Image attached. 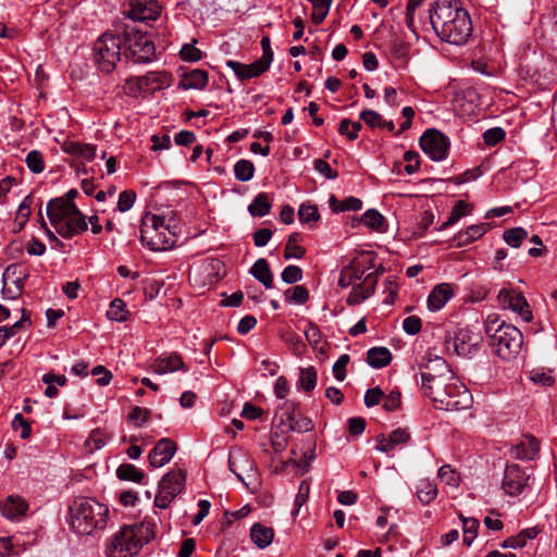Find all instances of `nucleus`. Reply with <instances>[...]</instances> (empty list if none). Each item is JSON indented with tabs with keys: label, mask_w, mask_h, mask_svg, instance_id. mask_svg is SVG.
I'll list each match as a JSON object with an SVG mask.
<instances>
[{
	"label": "nucleus",
	"mask_w": 557,
	"mask_h": 557,
	"mask_svg": "<svg viewBox=\"0 0 557 557\" xmlns=\"http://www.w3.org/2000/svg\"><path fill=\"white\" fill-rule=\"evenodd\" d=\"M12 428L14 431H21L20 436L24 440L28 438L32 434L30 424L24 419L22 413L15 414L12 421Z\"/></svg>",
	"instance_id": "4d7b16f0"
},
{
	"label": "nucleus",
	"mask_w": 557,
	"mask_h": 557,
	"mask_svg": "<svg viewBox=\"0 0 557 557\" xmlns=\"http://www.w3.org/2000/svg\"><path fill=\"white\" fill-rule=\"evenodd\" d=\"M540 451V442L532 435H525L516 447V457L524 460L534 459Z\"/></svg>",
	"instance_id": "cd10ccee"
},
{
	"label": "nucleus",
	"mask_w": 557,
	"mask_h": 557,
	"mask_svg": "<svg viewBox=\"0 0 557 557\" xmlns=\"http://www.w3.org/2000/svg\"><path fill=\"white\" fill-rule=\"evenodd\" d=\"M305 336L313 348L319 347L322 339V334L320 329L315 324L308 323V326L305 330Z\"/></svg>",
	"instance_id": "0e129e2a"
},
{
	"label": "nucleus",
	"mask_w": 557,
	"mask_h": 557,
	"mask_svg": "<svg viewBox=\"0 0 557 557\" xmlns=\"http://www.w3.org/2000/svg\"><path fill=\"white\" fill-rule=\"evenodd\" d=\"M177 224L174 218L146 213L141 219L140 239L152 251H163L175 246Z\"/></svg>",
	"instance_id": "39448f33"
},
{
	"label": "nucleus",
	"mask_w": 557,
	"mask_h": 557,
	"mask_svg": "<svg viewBox=\"0 0 557 557\" xmlns=\"http://www.w3.org/2000/svg\"><path fill=\"white\" fill-rule=\"evenodd\" d=\"M23 315L11 326H0V346H2L9 338L13 337L17 332L24 329L25 323L30 324L29 318L26 315V311L22 308Z\"/></svg>",
	"instance_id": "f704fd0d"
},
{
	"label": "nucleus",
	"mask_w": 557,
	"mask_h": 557,
	"mask_svg": "<svg viewBox=\"0 0 557 557\" xmlns=\"http://www.w3.org/2000/svg\"><path fill=\"white\" fill-rule=\"evenodd\" d=\"M505 131L500 127L490 128L484 132L483 139L488 146H494L505 138Z\"/></svg>",
	"instance_id": "e2e57ef3"
},
{
	"label": "nucleus",
	"mask_w": 557,
	"mask_h": 557,
	"mask_svg": "<svg viewBox=\"0 0 557 557\" xmlns=\"http://www.w3.org/2000/svg\"><path fill=\"white\" fill-rule=\"evenodd\" d=\"M25 278L26 273L22 272L21 267L17 264L9 265L3 273L4 285H13V287L20 286L21 293L23 292Z\"/></svg>",
	"instance_id": "72a5a7b5"
},
{
	"label": "nucleus",
	"mask_w": 557,
	"mask_h": 557,
	"mask_svg": "<svg viewBox=\"0 0 557 557\" xmlns=\"http://www.w3.org/2000/svg\"><path fill=\"white\" fill-rule=\"evenodd\" d=\"M228 469L245 485H249L247 479L256 475V463L248 451L242 448L231 449L228 454Z\"/></svg>",
	"instance_id": "ddd939ff"
},
{
	"label": "nucleus",
	"mask_w": 557,
	"mask_h": 557,
	"mask_svg": "<svg viewBox=\"0 0 557 557\" xmlns=\"http://www.w3.org/2000/svg\"><path fill=\"white\" fill-rule=\"evenodd\" d=\"M404 331L409 335H416L421 331L422 321L417 315H409L403 322Z\"/></svg>",
	"instance_id": "69168bd1"
},
{
	"label": "nucleus",
	"mask_w": 557,
	"mask_h": 557,
	"mask_svg": "<svg viewBox=\"0 0 557 557\" xmlns=\"http://www.w3.org/2000/svg\"><path fill=\"white\" fill-rule=\"evenodd\" d=\"M208 85V72L205 70H193L184 74L180 87L184 90L203 89Z\"/></svg>",
	"instance_id": "bb28decb"
},
{
	"label": "nucleus",
	"mask_w": 557,
	"mask_h": 557,
	"mask_svg": "<svg viewBox=\"0 0 557 557\" xmlns=\"http://www.w3.org/2000/svg\"><path fill=\"white\" fill-rule=\"evenodd\" d=\"M498 302L504 309H509L519 314L524 322H531L532 311L525 297L515 289H500L498 293Z\"/></svg>",
	"instance_id": "4468645a"
},
{
	"label": "nucleus",
	"mask_w": 557,
	"mask_h": 557,
	"mask_svg": "<svg viewBox=\"0 0 557 557\" xmlns=\"http://www.w3.org/2000/svg\"><path fill=\"white\" fill-rule=\"evenodd\" d=\"M250 273L256 280L262 283L265 288L273 287V275L269 262L265 259H258L251 267Z\"/></svg>",
	"instance_id": "c85d7f7f"
},
{
	"label": "nucleus",
	"mask_w": 557,
	"mask_h": 557,
	"mask_svg": "<svg viewBox=\"0 0 557 557\" xmlns=\"http://www.w3.org/2000/svg\"><path fill=\"white\" fill-rule=\"evenodd\" d=\"M108 436L106 432L101 429L94 430L88 436L85 445L88 447L90 451L100 449L107 443Z\"/></svg>",
	"instance_id": "8fccbe9b"
},
{
	"label": "nucleus",
	"mask_w": 557,
	"mask_h": 557,
	"mask_svg": "<svg viewBox=\"0 0 557 557\" xmlns=\"http://www.w3.org/2000/svg\"><path fill=\"white\" fill-rule=\"evenodd\" d=\"M75 203L63 198L52 199L47 205V215L50 223L57 228L60 223L74 211Z\"/></svg>",
	"instance_id": "5701e85b"
},
{
	"label": "nucleus",
	"mask_w": 557,
	"mask_h": 557,
	"mask_svg": "<svg viewBox=\"0 0 557 557\" xmlns=\"http://www.w3.org/2000/svg\"><path fill=\"white\" fill-rule=\"evenodd\" d=\"M156 525L150 521L124 524L108 541L107 557H134L144 545L156 536Z\"/></svg>",
	"instance_id": "20e7f679"
},
{
	"label": "nucleus",
	"mask_w": 557,
	"mask_h": 557,
	"mask_svg": "<svg viewBox=\"0 0 557 557\" xmlns=\"http://www.w3.org/2000/svg\"><path fill=\"white\" fill-rule=\"evenodd\" d=\"M529 479V474L520 466L508 465L504 473L503 488L510 496L519 495L527 486Z\"/></svg>",
	"instance_id": "f3484780"
},
{
	"label": "nucleus",
	"mask_w": 557,
	"mask_h": 557,
	"mask_svg": "<svg viewBox=\"0 0 557 557\" xmlns=\"http://www.w3.org/2000/svg\"><path fill=\"white\" fill-rule=\"evenodd\" d=\"M122 40L119 36L104 33L94 46L95 61L104 73H111L121 60Z\"/></svg>",
	"instance_id": "1a4fd4ad"
},
{
	"label": "nucleus",
	"mask_w": 557,
	"mask_h": 557,
	"mask_svg": "<svg viewBox=\"0 0 557 557\" xmlns=\"http://www.w3.org/2000/svg\"><path fill=\"white\" fill-rule=\"evenodd\" d=\"M87 227L85 215L75 207L55 230L62 237L71 238L87 231Z\"/></svg>",
	"instance_id": "aec40b11"
},
{
	"label": "nucleus",
	"mask_w": 557,
	"mask_h": 557,
	"mask_svg": "<svg viewBox=\"0 0 557 557\" xmlns=\"http://www.w3.org/2000/svg\"><path fill=\"white\" fill-rule=\"evenodd\" d=\"M367 361L370 367L380 369L392 361V354L386 347H373L367 354Z\"/></svg>",
	"instance_id": "2f4dec72"
},
{
	"label": "nucleus",
	"mask_w": 557,
	"mask_h": 557,
	"mask_svg": "<svg viewBox=\"0 0 557 557\" xmlns=\"http://www.w3.org/2000/svg\"><path fill=\"white\" fill-rule=\"evenodd\" d=\"M434 222V214L431 211H424L420 218V221L418 222L417 230L413 232V235L416 237H422L428 228L433 224Z\"/></svg>",
	"instance_id": "680f3d73"
},
{
	"label": "nucleus",
	"mask_w": 557,
	"mask_h": 557,
	"mask_svg": "<svg viewBox=\"0 0 557 557\" xmlns=\"http://www.w3.org/2000/svg\"><path fill=\"white\" fill-rule=\"evenodd\" d=\"M108 319L116 322H124L127 320L128 310L126 309V304L120 299L115 298L111 301L110 307L107 311Z\"/></svg>",
	"instance_id": "e433bc0d"
},
{
	"label": "nucleus",
	"mask_w": 557,
	"mask_h": 557,
	"mask_svg": "<svg viewBox=\"0 0 557 557\" xmlns=\"http://www.w3.org/2000/svg\"><path fill=\"white\" fill-rule=\"evenodd\" d=\"M438 478L441 481L450 486L459 484L460 476L449 465H444L438 469Z\"/></svg>",
	"instance_id": "603ef678"
},
{
	"label": "nucleus",
	"mask_w": 557,
	"mask_h": 557,
	"mask_svg": "<svg viewBox=\"0 0 557 557\" xmlns=\"http://www.w3.org/2000/svg\"><path fill=\"white\" fill-rule=\"evenodd\" d=\"M384 392L380 387H373L367 391L364 395V404L367 407H373L381 403Z\"/></svg>",
	"instance_id": "774afa93"
},
{
	"label": "nucleus",
	"mask_w": 557,
	"mask_h": 557,
	"mask_svg": "<svg viewBox=\"0 0 557 557\" xmlns=\"http://www.w3.org/2000/svg\"><path fill=\"white\" fill-rule=\"evenodd\" d=\"M298 216L302 223H315L320 219V213L315 205L302 203L298 209Z\"/></svg>",
	"instance_id": "de8ad7c7"
},
{
	"label": "nucleus",
	"mask_w": 557,
	"mask_h": 557,
	"mask_svg": "<svg viewBox=\"0 0 557 557\" xmlns=\"http://www.w3.org/2000/svg\"><path fill=\"white\" fill-rule=\"evenodd\" d=\"M453 297V289L449 284L436 285L428 297V307L431 311L441 310Z\"/></svg>",
	"instance_id": "393cba45"
},
{
	"label": "nucleus",
	"mask_w": 557,
	"mask_h": 557,
	"mask_svg": "<svg viewBox=\"0 0 557 557\" xmlns=\"http://www.w3.org/2000/svg\"><path fill=\"white\" fill-rule=\"evenodd\" d=\"M277 417L280 424L285 426L287 431L305 433L312 429L311 420L299 412L294 401H284L280 407Z\"/></svg>",
	"instance_id": "f8f14e48"
},
{
	"label": "nucleus",
	"mask_w": 557,
	"mask_h": 557,
	"mask_svg": "<svg viewBox=\"0 0 557 557\" xmlns=\"http://www.w3.org/2000/svg\"><path fill=\"white\" fill-rule=\"evenodd\" d=\"M485 332L492 339L495 352L504 360L515 359L522 348V333L511 325L499 321L498 315L490 314L485 321Z\"/></svg>",
	"instance_id": "423d86ee"
},
{
	"label": "nucleus",
	"mask_w": 557,
	"mask_h": 557,
	"mask_svg": "<svg viewBox=\"0 0 557 557\" xmlns=\"http://www.w3.org/2000/svg\"><path fill=\"white\" fill-rule=\"evenodd\" d=\"M135 199H136L135 191H133L131 189L123 190L120 194L119 200H117V209H119V211H121V212L128 211L133 207V205L135 202Z\"/></svg>",
	"instance_id": "13d9d810"
},
{
	"label": "nucleus",
	"mask_w": 557,
	"mask_h": 557,
	"mask_svg": "<svg viewBox=\"0 0 557 557\" xmlns=\"http://www.w3.org/2000/svg\"><path fill=\"white\" fill-rule=\"evenodd\" d=\"M272 199L267 193H259L248 206V212L252 216H264L270 213Z\"/></svg>",
	"instance_id": "7c9ffc66"
},
{
	"label": "nucleus",
	"mask_w": 557,
	"mask_h": 557,
	"mask_svg": "<svg viewBox=\"0 0 557 557\" xmlns=\"http://www.w3.org/2000/svg\"><path fill=\"white\" fill-rule=\"evenodd\" d=\"M234 174L237 181L248 182L253 177L255 165L251 161L242 159L235 163Z\"/></svg>",
	"instance_id": "a19ab883"
},
{
	"label": "nucleus",
	"mask_w": 557,
	"mask_h": 557,
	"mask_svg": "<svg viewBox=\"0 0 557 557\" xmlns=\"http://www.w3.org/2000/svg\"><path fill=\"white\" fill-rule=\"evenodd\" d=\"M420 147L433 161H443L448 157L449 138L438 129H426L420 137Z\"/></svg>",
	"instance_id": "9b49d317"
},
{
	"label": "nucleus",
	"mask_w": 557,
	"mask_h": 557,
	"mask_svg": "<svg viewBox=\"0 0 557 557\" xmlns=\"http://www.w3.org/2000/svg\"><path fill=\"white\" fill-rule=\"evenodd\" d=\"M314 169L327 180H334L337 177V172L334 171L331 165L323 159H317L313 162Z\"/></svg>",
	"instance_id": "338daca9"
},
{
	"label": "nucleus",
	"mask_w": 557,
	"mask_h": 557,
	"mask_svg": "<svg viewBox=\"0 0 557 557\" xmlns=\"http://www.w3.org/2000/svg\"><path fill=\"white\" fill-rule=\"evenodd\" d=\"M350 357L347 354H343L338 357V359L333 364V373L334 377L343 382L346 379V367L349 363Z\"/></svg>",
	"instance_id": "5fc2aeb1"
},
{
	"label": "nucleus",
	"mask_w": 557,
	"mask_h": 557,
	"mask_svg": "<svg viewBox=\"0 0 557 557\" xmlns=\"http://www.w3.org/2000/svg\"><path fill=\"white\" fill-rule=\"evenodd\" d=\"M151 370L158 375H164L177 371L187 372L188 367L184 362L182 355L173 351L158 356L151 363Z\"/></svg>",
	"instance_id": "dca6fc26"
},
{
	"label": "nucleus",
	"mask_w": 557,
	"mask_h": 557,
	"mask_svg": "<svg viewBox=\"0 0 557 557\" xmlns=\"http://www.w3.org/2000/svg\"><path fill=\"white\" fill-rule=\"evenodd\" d=\"M160 10L161 7L156 0H131L127 16L138 22L156 21Z\"/></svg>",
	"instance_id": "a211bd4d"
},
{
	"label": "nucleus",
	"mask_w": 557,
	"mask_h": 557,
	"mask_svg": "<svg viewBox=\"0 0 557 557\" xmlns=\"http://www.w3.org/2000/svg\"><path fill=\"white\" fill-rule=\"evenodd\" d=\"M429 12L431 25L443 41L456 46L468 41L472 21L459 0H435Z\"/></svg>",
	"instance_id": "f03ea898"
},
{
	"label": "nucleus",
	"mask_w": 557,
	"mask_h": 557,
	"mask_svg": "<svg viewBox=\"0 0 557 557\" xmlns=\"http://www.w3.org/2000/svg\"><path fill=\"white\" fill-rule=\"evenodd\" d=\"M471 205L459 200L453 207L448 219L441 225L438 231L445 230L454 224H456L461 218L466 216L471 212Z\"/></svg>",
	"instance_id": "473e14b6"
},
{
	"label": "nucleus",
	"mask_w": 557,
	"mask_h": 557,
	"mask_svg": "<svg viewBox=\"0 0 557 557\" xmlns=\"http://www.w3.org/2000/svg\"><path fill=\"white\" fill-rule=\"evenodd\" d=\"M108 519V507L92 497H77L67 509V524L79 535H97L107 528Z\"/></svg>",
	"instance_id": "7ed1b4c3"
},
{
	"label": "nucleus",
	"mask_w": 557,
	"mask_h": 557,
	"mask_svg": "<svg viewBox=\"0 0 557 557\" xmlns=\"http://www.w3.org/2000/svg\"><path fill=\"white\" fill-rule=\"evenodd\" d=\"M25 162L33 173H41L45 170L44 156L38 150L29 151L26 156Z\"/></svg>",
	"instance_id": "3c124183"
},
{
	"label": "nucleus",
	"mask_w": 557,
	"mask_h": 557,
	"mask_svg": "<svg viewBox=\"0 0 557 557\" xmlns=\"http://www.w3.org/2000/svg\"><path fill=\"white\" fill-rule=\"evenodd\" d=\"M369 263L370 260L366 261L363 258H357L345 267L346 270H352L354 273L350 274L356 284L347 298V304L350 306L360 305L374 293L377 273L373 271L366 274V271L370 269Z\"/></svg>",
	"instance_id": "0eeeda50"
},
{
	"label": "nucleus",
	"mask_w": 557,
	"mask_h": 557,
	"mask_svg": "<svg viewBox=\"0 0 557 557\" xmlns=\"http://www.w3.org/2000/svg\"><path fill=\"white\" fill-rule=\"evenodd\" d=\"M267 61L268 60L265 59H259L250 64H243L234 60H228L226 61V66L234 71L238 79L246 81L258 77L268 71L270 65L267 63Z\"/></svg>",
	"instance_id": "412c9836"
},
{
	"label": "nucleus",
	"mask_w": 557,
	"mask_h": 557,
	"mask_svg": "<svg viewBox=\"0 0 557 557\" xmlns=\"http://www.w3.org/2000/svg\"><path fill=\"white\" fill-rule=\"evenodd\" d=\"M119 479L140 483L145 476L144 472L132 463H123L116 470Z\"/></svg>",
	"instance_id": "4c0bfd02"
},
{
	"label": "nucleus",
	"mask_w": 557,
	"mask_h": 557,
	"mask_svg": "<svg viewBox=\"0 0 557 557\" xmlns=\"http://www.w3.org/2000/svg\"><path fill=\"white\" fill-rule=\"evenodd\" d=\"M317 371L313 367L300 369V375L298 380L299 388L305 392H311L317 384Z\"/></svg>",
	"instance_id": "37998d69"
},
{
	"label": "nucleus",
	"mask_w": 557,
	"mask_h": 557,
	"mask_svg": "<svg viewBox=\"0 0 557 557\" xmlns=\"http://www.w3.org/2000/svg\"><path fill=\"white\" fill-rule=\"evenodd\" d=\"M417 496L423 505L433 502L437 496V487L434 482L423 480L417 487Z\"/></svg>",
	"instance_id": "c9c22d12"
},
{
	"label": "nucleus",
	"mask_w": 557,
	"mask_h": 557,
	"mask_svg": "<svg viewBox=\"0 0 557 557\" xmlns=\"http://www.w3.org/2000/svg\"><path fill=\"white\" fill-rule=\"evenodd\" d=\"M181 59L188 62H196L201 59L202 52L193 44H186L180 51Z\"/></svg>",
	"instance_id": "bf43d9fd"
},
{
	"label": "nucleus",
	"mask_w": 557,
	"mask_h": 557,
	"mask_svg": "<svg viewBox=\"0 0 557 557\" xmlns=\"http://www.w3.org/2000/svg\"><path fill=\"white\" fill-rule=\"evenodd\" d=\"M361 127L360 122H350L348 119H344L339 123L338 133L346 136L349 140H355Z\"/></svg>",
	"instance_id": "09e8293b"
},
{
	"label": "nucleus",
	"mask_w": 557,
	"mask_h": 557,
	"mask_svg": "<svg viewBox=\"0 0 557 557\" xmlns=\"http://www.w3.org/2000/svg\"><path fill=\"white\" fill-rule=\"evenodd\" d=\"M251 541L259 547H268L274 537V531L272 528L256 523L250 529Z\"/></svg>",
	"instance_id": "c756f323"
},
{
	"label": "nucleus",
	"mask_w": 557,
	"mask_h": 557,
	"mask_svg": "<svg viewBox=\"0 0 557 557\" xmlns=\"http://www.w3.org/2000/svg\"><path fill=\"white\" fill-rule=\"evenodd\" d=\"M421 389L436 406L446 411H458L470 407L472 396L465 385H458L461 398L451 401L446 396L448 385L455 380L445 359L435 357L429 358L420 368ZM460 397V394L458 395Z\"/></svg>",
	"instance_id": "f257e3e1"
},
{
	"label": "nucleus",
	"mask_w": 557,
	"mask_h": 557,
	"mask_svg": "<svg viewBox=\"0 0 557 557\" xmlns=\"http://www.w3.org/2000/svg\"><path fill=\"white\" fill-rule=\"evenodd\" d=\"M459 518L462 520L463 527V544L470 546L473 540L476 537L478 529H479V520L475 518H466L462 515H459Z\"/></svg>",
	"instance_id": "79ce46f5"
},
{
	"label": "nucleus",
	"mask_w": 557,
	"mask_h": 557,
	"mask_svg": "<svg viewBox=\"0 0 557 557\" xmlns=\"http://www.w3.org/2000/svg\"><path fill=\"white\" fill-rule=\"evenodd\" d=\"M447 348L450 345L454 351L461 357H468L479 349L480 336L469 329H459L453 338L446 339Z\"/></svg>",
	"instance_id": "2eb2a0df"
},
{
	"label": "nucleus",
	"mask_w": 557,
	"mask_h": 557,
	"mask_svg": "<svg viewBox=\"0 0 557 557\" xmlns=\"http://www.w3.org/2000/svg\"><path fill=\"white\" fill-rule=\"evenodd\" d=\"M299 238H300L299 233H292L288 236L286 247H285V252H284L285 259H290V258L300 259L305 256V253H306L305 248L298 245Z\"/></svg>",
	"instance_id": "ea45409f"
},
{
	"label": "nucleus",
	"mask_w": 557,
	"mask_h": 557,
	"mask_svg": "<svg viewBox=\"0 0 557 557\" xmlns=\"http://www.w3.org/2000/svg\"><path fill=\"white\" fill-rule=\"evenodd\" d=\"M528 237V232L523 227H513L503 234L504 240L511 247L518 248Z\"/></svg>",
	"instance_id": "a18cd8bd"
},
{
	"label": "nucleus",
	"mask_w": 557,
	"mask_h": 557,
	"mask_svg": "<svg viewBox=\"0 0 557 557\" xmlns=\"http://www.w3.org/2000/svg\"><path fill=\"white\" fill-rule=\"evenodd\" d=\"M285 300L290 304L302 305L309 299V292L304 285L288 288L284 293Z\"/></svg>",
	"instance_id": "c03bdc74"
},
{
	"label": "nucleus",
	"mask_w": 557,
	"mask_h": 557,
	"mask_svg": "<svg viewBox=\"0 0 557 557\" xmlns=\"http://www.w3.org/2000/svg\"><path fill=\"white\" fill-rule=\"evenodd\" d=\"M62 149L67 154L91 161L96 157V147L91 144H83L79 141H65Z\"/></svg>",
	"instance_id": "a878e982"
},
{
	"label": "nucleus",
	"mask_w": 557,
	"mask_h": 557,
	"mask_svg": "<svg viewBox=\"0 0 557 557\" xmlns=\"http://www.w3.org/2000/svg\"><path fill=\"white\" fill-rule=\"evenodd\" d=\"M170 76L162 72H150L147 75L128 79V85L137 84L138 89H156L169 85Z\"/></svg>",
	"instance_id": "b1692460"
},
{
	"label": "nucleus",
	"mask_w": 557,
	"mask_h": 557,
	"mask_svg": "<svg viewBox=\"0 0 557 557\" xmlns=\"http://www.w3.org/2000/svg\"><path fill=\"white\" fill-rule=\"evenodd\" d=\"M27 510L28 503L17 495H10L0 504L1 515L11 521L21 520Z\"/></svg>",
	"instance_id": "4be33fe9"
},
{
	"label": "nucleus",
	"mask_w": 557,
	"mask_h": 557,
	"mask_svg": "<svg viewBox=\"0 0 557 557\" xmlns=\"http://www.w3.org/2000/svg\"><path fill=\"white\" fill-rule=\"evenodd\" d=\"M125 58L134 63H149L154 59L156 47L153 41L137 29H127L124 34Z\"/></svg>",
	"instance_id": "6e6552de"
},
{
	"label": "nucleus",
	"mask_w": 557,
	"mask_h": 557,
	"mask_svg": "<svg viewBox=\"0 0 557 557\" xmlns=\"http://www.w3.org/2000/svg\"><path fill=\"white\" fill-rule=\"evenodd\" d=\"M176 444L170 438H161L148 455L151 467L160 468L169 463L176 453Z\"/></svg>",
	"instance_id": "6ab92c4d"
},
{
	"label": "nucleus",
	"mask_w": 557,
	"mask_h": 557,
	"mask_svg": "<svg viewBox=\"0 0 557 557\" xmlns=\"http://www.w3.org/2000/svg\"><path fill=\"white\" fill-rule=\"evenodd\" d=\"M128 419L136 425L141 426L150 420V411L147 408L136 406L128 414Z\"/></svg>",
	"instance_id": "864d4df0"
},
{
	"label": "nucleus",
	"mask_w": 557,
	"mask_h": 557,
	"mask_svg": "<svg viewBox=\"0 0 557 557\" xmlns=\"http://www.w3.org/2000/svg\"><path fill=\"white\" fill-rule=\"evenodd\" d=\"M186 482V472L182 469L169 471L159 483L158 494L154 498V506L166 509L170 504L180 495Z\"/></svg>",
	"instance_id": "9d476101"
},
{
	"label": "nucleus",
	"mask_w": 557,
	"mask_h": 557,
	"mask_svg": "<svg viewBox=\"0 0 557 557\" xmlns=\"http://www.w3.org/2000/svg\"><path fill=\"white\" fill-rule=\"evenodd\" d=\"M302 278V270L297 265H288L282 272V280L286 284H294Z\"/></svg>",
	"instance_id": "052dcab7"
},
{
	"label": "nucleus",
	"mask_w": 557,
	"mask_h": 557,
	"mask_svg": "<svg viewBox=\"0 0 557 557\" xmlns=\"http://www.w3.org/2000/svg\"><path fill=\"white\" fill-rule=\"evenodd\" d=\"M360 119L370 127V128H382L383 119L382 115L379 114L374 110H363L360 113Z\"/></svg>",
	"instance_id": "6e6d98bb"
},
{
	"label": "nucleus",
	"mask_w": 557,
	"mask_h": 557,
	"mask_svg": "<svg viewBox=\"0 0 557 557\" xmlns=\"http://www.w3.org/2000/svg\"><path fill=\"white\" fill-rule=\"evenodd\" d=\"M383 221V215L375 209L367 210L361 216V223L374 231L381 230Z\"/></svg>",
	"instance_id": "49530a36"
},
{
	"label": "nucleus",
	"mask_w": 557,
	"mask_h": 557,
	"mask_svg": "<svg viewBox=\"0 0 557 557\" xmlns=\"http://www.w3.org/2000/svg\"><path fill=\"white\" fill-rule=\"evenodd\" d=\"M330 206L335 212L358 211L362 208V201L359 198L348 197L343 201L338 202L334 196H331Z\"/></svg>",
	"instance_id": "58836bf2"
}]
</instances>
